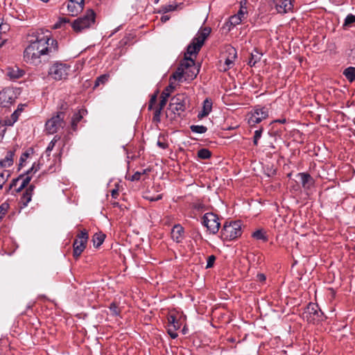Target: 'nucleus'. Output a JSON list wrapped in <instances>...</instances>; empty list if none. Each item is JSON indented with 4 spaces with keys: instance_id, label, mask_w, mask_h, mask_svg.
<instances>
[{
    "instance_id": "13",
    "label": "nucleus",
    "mask_w": 355,
    "mask_h": 355,
    "mask_svg": "<svg viewBox=\"0 0 355 355\" xmlns=\"http://www.w3.org/2000/svg\"><path fill=\"white\" fill-rule=\"evenodd\" d=\"M293 0H273L277 11L284 14L293 10Z\"/></svg>"
},
{
    "instance_id": "51",
    "label": "nucleus",
    "mask_w": 355,
    "mask_h": 355,
    "mask_svg": "<svg viewBox=\"0 0 355 355\" xmlns=\"http://www.w3.org/2000/svg\"><path fill=\"white\" fill-rule=\"evenodd\" d=\"M215 260L216 257L214 255H211L208 257L206 268H211L214 266Z\"/></svg>"
},
{
    "instance_id": "39",
    "label": "nucleus",
    "mask_w": 355,
    "mask_h": 355,
    "mask_svg": "<svg viewBox=\"0 0 355 355\" xmlns=\"http://www.w3.org/2000/svg\"><path fill=\"white\" fill-rule=\"evenodd\" d=\"M242 21L243 20L240 17L237 16V15H234L230 17L229 22L232 26H235L241 24Z\"/></svg>"
},
{
    "instance_id": "9",
    "label": "nucleus",
    "mask_w": 355,
    "mask_h": 355,
    "mask_svg": "<svg viewBox=\"0 0 355 355\" xmlns=\"http://www.w3.org/2000/svg\"><path fill=\"white\" fill-rule=\"evenodd\" d=\"M88 239V233L85 230H81L78 234L77 238L74 240L73 243V254L76 259H78L85 250Z\"/></svg>"
},
{
    "instance_id": "34",
    "label": "nucleus",
    "mask_w": 355,
    "mask_h": 355,
    "mask_svg": "<svg viewBox=\"0 0 355 355\" xmlns=\"http://www.w3.org/2000/svg\"><path fill=\"white\" fill-rule=\"evenodd\" d=\"M60 137L55 135L53 137V139H52V141L49 143L48 147L46 149V152H45L48 157L50 156V153H51V150L53 149L56 142L58 140H60Z\"/></svg>"
},
{
    "instance_id": "56",
    "label": "nucleus",
    "mask_w": 355,
    "mask_h": 355,
    "mask_svg": "<svg viewBox=\"0 0 355 355\" xmlns=\"http://www.w3.org/2000/svg\"><path fill=\"white\" fill-rule=\"evenodd\" d=\"M157 145L163 149H165L168 147V145L166 143L161 142L159 141H158Z\"/></svg>"
},
{
    "instance_id": "33",
    "label": "nucleus",
    "mask_w": 355,
    "mask_h": 355,
    "mask_svg": "<svg viewBox=\"0 0 355 355\" xmlns=\"http://www.w3.org/2000/svg\"><path fill=\"white\" fill-rule=\"evenodd\" d=\"M190 129L193 132L198 134H203L207 130V127L202 125H191Z\"/></svg>"
},
{
    "instance_id": "23",
    "label": "nucleus",
    "mask_w": 355,
    "mask_h": 355,
    "mask_svg": "<svg viewBox=\"0 0 355 355\" xmlns=\"http://www.w3.org/2000/svg\"><path fill=\"white\" fill-rule=\"evenodd\" d=\"M173 83L170 79V85L162 92L160 96V101L159 102L161 106H165L166 105L168 98L170 96V92L173 91L174 87L173 86Z\"/></svg>"
},
{
    "instance_id": "58",
    "label": "nucleus",
    "mask_w": 355,
    "mask_h": 355,
    "mask_svg": "<svg viewBox=\"0 0 355 355\" xmlns=\"http://www.w3.org/2000/svg\"><path fill=\"white\" fill-rule=\"evenodd\" d=\"M174 9H175L174 6L169 5L168 6V8H166V11H171V10H173Z\"/></svg>"
},
{
    "instance_id": "11",
    "label": "nucleus",
    "mask_w": 355,
    "mask_h": 355,
    "mask_svg": "<svg viewBox=\"0 0 355 355\" xmlns=\"http://www.w3.org/2000/svg\"><path fill=\"white\" fill-rule=\"evenodd\" d=\"M268 116V110L264 107L257 106L254 108V112L248 119L250 125H254L261 122Z\"/></svg>"
},
{
    "instance_id": "42",
    "label": "nucleus",
    "mask_w": 355,
    "mask_h": 355,
    "mask_svg": "<svg viewBox=\"0 0 355 355\" xmlns=\"http://www.w3.org/2000/svg\"><path fill=\"white\" fill-rule=\"evenodd\" d=\"M9 25L6 23L0 22V35L5 37L6 33L9 31Z\"/></svg>"
},
{
    "instance_id": "62",
    "label": "nucleus",
    "mask_w": 355,
    "mask_h": 355,
    "mask_svg": "<svg viewBox=\"0 0 355 355\" xmlns=\"http://www.w3.org/2000/svg\"><path fill=\"white\" fill-rule=\"evenodd\" d=\"M159 1V0H155V3H158V1Z\"/></svg>"
},
{
    "instance_id": "6",
    "label": "nucleus",
    "mask_w": 355,
    "mask_h": 355,
    "mask_svg": "<svg viewBox=\"0 0 355 355\" xmlns=\"http://www.w3.org/2000/svg\"><path fill=\"white\" fill-rule=\"evenodd\" d=\"M64 117V112H58L49 119L45 123L46 132L52 135L58 132L60 129H62L65 126Z\"/></svg>"
},
{
    "instance_id": "32",
    "label": "nucleus",
    "mask_w": 355,
    "mask_h": 355,
    "mask_svg": "<svg viewBox=\"0 0 355 355\" xmlns=\"http://www.w3.org/2000/svg\"><path fill=\"white\" fill-rule=\"evenodd\" d=\"M252 237H254V239H256L257 240H262L263 241H268V238L266 235V233L262 230H258L255 231L252 234Z\"/></svg>"
},
{
    "instance_id": "57",
    "label": "nucleus",
    "mask_w": 355,
    "mask_h": 355,
    "mask_svg": "<svg viewBox=\"0 0 355 355\" xmlns=\"http://www.w3.org/2000/svg\"><path fill=\"white\" fill-rule=\"evenodd\" d=\"M111 195L113 198H116L119 195L118 190L116 189H113L111 192Z\"/></svg>"
},
{
    "instance_id": "47",
    "label": "nucleus",
    "mask_w": 355,
    "mask_h": 355,
    "mask_svg": "<svg viewBox=\"0 0 355 355\" xmlns=\"http://www.w3.org/2000/svg\"><path fill=\"white\" fill-rule=\"evenodd\" d=\"M145 199L149 200V201H157L162 198V194H158L155 197H153L149 195V193H146L145 196H144Z\"/></svg>"
},
{
    "instance_id": "35",
    "label": "nucleus",
    "mask_w": 355,
    "mask_h": 355,
    "mask_svg": "<svg viewBox=\"0 0 355 355\" xmlns=\"http://www.w3.org/2000/svg\"><path fill=\"white\" fill-rule=\"evenodd\" d=\"M168 327H176V328L180 327V324L179 321L176 319V317L175 315H170L168 317Z\"/></svg>"
},
{
    "instance_id": "52",
    "label": "nucleus",
    "mask_w": 355,
    "mask_h": 355,
    "mask_svg": "<svg viewBox=\"0 0 355 355\" xmlns=\"http://www.w3.org/2000/svg\"><path fill=\"white\" fill-rule=\"evenodd\" d=\"M145 173V171H144L143 173H140V172H136L135 174H133L131 178H130V180L131 181H137V180H139L141 178V175L142 174H144Z\"/></svg>"
},
{
    "instance_id": "48",
    "label": "nucleus",
    "mask_w": 355,
    "mask_h": 355,
    "mask_svg": "<svg viewBox=\"0 0 355 355\" xmlns=\"http://www.w3.org/2000/svg\"><path fill=\"white\" fill-rule=\"evenodd\" d=\"M69 22V19H67L66 18H60L58 22H56L53 28L54 29H58L62 27V25L66 23Z\"/></svg>"
},
{
    "instance_id": "4",
    "label": "nucleus",
    "mask_w": 355,
    "mask_h": 355,
    "mask_svg": "<svg viewBox=\"0 0 355 355\" xmlns=\"http://www.w3.org/2000/svg\"><path fill=\"white\" fill-rule=\"evenodd\" d=\"M95 17L96 14L93 10H87L83 17L76 19L72 23L71 26L73 31L80 33L84 29L89 28L95 23Z\"/></svg>"
},
{
    "instance_id": "2",
    "label": "nucleus",
    "mask_w": 355,
    "mask_h": 355,
    "mask_svg": "<svg viewBox=\"0 0 355 355\" xmlns=\"http://www.w3.org/2000/svg\"><path fill=\"white\" fill-rule=\"evenodd\" d=\"M199 71L200 69L196 66L195 61L185 55L180 66L171 76V80L173 79L178 82L192 80L196 78Z\"/></svg>"
},
{
    "instance_id": "8",
    "label": "nucleus",
    "mask_w": 355,
    "mask_h": 355,
    "mask_svg": "<svg viewBox=\"0 0 355 355\" xmlns=\"http://www.w3.org/2000/svg\"><path fill=\"white\" fill-rule=\"evenodd\" d=\"M302 318L310 323H315L323 320V313L315 303H309L302 313Z\"/></svg>"
},
{
    "instance_id": "30",
    "label": "nucleus",
    "mask_w": 355,
    "mask_h": 355,
    "mask_svg": "<svg viewBox=\"0 0 355 355\" xmlns=\"http://www.w3.org/2000/svg\"><path fill=\"white\" fill-rule=\"evenodd\" d=\"M343 75L349 81L355 80V67H349L346 68L343 71Z\"/></svg>"
},
{
    "instance_id": "19",
    "label": "nucleus",
    "mask_w": 355,
    "mask_h": 355,
    "mask_svg": "<svg viewBox=\"0 0 355 355\" xmlns=\"http://www.w3.org/2000/svg\"><path fill=\"white\" fill-rule=\"evenodd\" d=\"M297 176L300 178L302 185L305 189H309L314 183L313 179L309 173H300Z\"/></svg>"
},
{
    "instance_id": "16",
    "label": "nucleus",
    "mask_w": 355,
    "mask_h": 355,
    "mask_svg": "<svg viewBox=\"0 0 355 355\" xmlns=\"http://www.w3.org/2000/svg\"><path fill=\"white\" fill-rule=\"evenodd\" d=\"M34 189L35 186L31 184L24 191L19 202L20 209L26 207L28 202H31Z\"/></svg>"
},
{
    "instance_id": "59",
    "label": "nucleus",
    "mask_w": 355,
    "mask_h": 355,
    "mask_svg": "<svg viewBox=\"0 0 355 355\" xmlns=\"http://www.w3.org/2000/svg\"><path fill=\"white\" fill-rule=\"evenodd\" d=\"M168 17L167 16H163L162 17V21H166V20H168Z\"/></svg>"
},
{
    "instance_id": "41",
    "label": "nucleus",
    "mask_w": 355,
    "mask_h": 355,
    "mask_svg": "<svg viewBox=\"0 0 355 355\" xmlns=\"http://www.w3.org/2000/svg\"><path fill=\"white\" fill-rule=\"evenodd\" d=\"M354 22H355V15L349 14L346 17V18L345 19L344 26H351L352 24H353Z\"/></svg>"
},
{
    "instance_id": "49",
    "label": "nucleus",
    "mask_w": 355,
    "mask_h": 355,
    "mask_svg": "<svg viewBox=\"0 0 355 355\" xmlns=\"http://www.w3.org/2000/svg\"><path fill=\"white\" fill-rule=\"evenodd\" d=\"M262 134V128L257 130L254 132L253 143L255 146L258 144V140L261 138Z\"/></svg>"
},
{
    "instance_id": "21",
    "label": "nucleus",
    "mask_w": 355,
    "mask_h": 355,
    "mask_svg": "<svg viewBox=\"0 0 355 355\" xmlns=\"http://www.w3.org/2000/svg\"><path fill=\"white\" fill-rule=\"evenodd\" d=\"M202 45L203 44H201L200 42L193 38L191 43L188 46L187 53H185L184 56H187V55H196L200 51Z\"/></svg>"
},
{
    "instance_id": "50",
    "label": "nucleus",
    "mask_w": 355,
    "mask_h": 355,
    "mask_svg": "<svg viewBox=\"0 0 355 355\" xmlns=\"http://www.w3.org/2000/svg\"><path fill=\"white\" fill-rule=\"evenodd\" d=\"M179 328L168 327V334L172 338L175 339L178 337V334L176 333V331Z\"/></svg>"
},
{
    "instance_id": "63",
    "label": "nucleus",
    "mask_w": 355,
    "mask_h": 355,
    "mask_svg": "<svg viewBox=\"0 0 355 355\" xmlns=\"http://www.w3.org/2000/svg\"><path fill=\"white\" fill-rule=\"evenodd\" d=\"M275 171L274 170L272 173V174H275Z\"/></svg>"
},
{
    "instance_id": "27",
    "label": "nucleus",
    "mask_w": 355,
    "mask_h": 355,
    "mask_svg": "<svg viewBox=\"0 0 355 355\" xmlns=\"http://www.w3.org/2000/svg\"><path fill=\"white\" fill-rule=\"evenodd\" d=\"M33 149L32 148H29L26 151H25L24 153L21 154L20 158H19V165H18V170H21V168L24 166V163L26 162V159L30 157V155L31 154H33Z\"/></svg>"
},
{
    "instance_id": "55",
    "label": "nucleus",
    "mask_w": 355,
    "mask_h": 355,
    "mask_svg": "<svg viewBox=\"0 0 355 355\" xmlns=\"http://www.w3.org/2000/svg\"><path fill=\"white\" fill-rule=\"evenodd\" d=\"M18 112H19V108H17V110L11 116L12 119L14 120V121H17V119L18 118Z\"/></svg>"
},
{
    "instance_id": "3",
    "label": "nucleus",
    "mask_w": 355,
    "mask_h": 355,
    "mask_svg": "<svg viewBox=\"0 0 355 355\" xmlns=\"http://www.w3.org/2000/svg\"><path fill=\"white\" fill-rule=\"evenodd\" d=\"M241 234V223L239 220L225 223L221 230L222 238L227 241L235 239Z\"/></svg>"
},
{
    "instance_id": "7",
    "label": "nucleus",
    "mask_w": 355,
    "mask_h": 355,
    "mask_svg": "<svg viewBox=\"0 0 355 355\" xmlns=\"http://www.w3.org/2000/svg\"><path fill=\"white\" fill-rule=\"evenodd\" d=\"M71 67L60 62L53 63L49 70V75L55 80H65L67 78Z\"/></svg>"
},
{
    "instance_id": "43",
    "label": "nucleus",
    "mask_w": 355,
    "mask_h": 355,
    "mask_svg": "<svg viewBox=\"0 0 355 355\" xmlns=\"http://www.w3.org/2000/svg\"><path fill=\"white\" fill-rule=\"evenodd\" d=\"M157 93H158V92H156L150 97V99L149 103H148V107L149 110H153L154 105L156 103Z\"/></svg>"
},
{
    "instance_id": "10",
    "label": "nucleus",
    "mask_w": 355,
    "mask_h": 355,
    "mask_svg": "<svg viewBox=\"0 0 355 355\" xmlns=\"http://www.w3.org/2000/svg\"><path fill=\"white\" fill-rule=\"evenodd\" d=\"M202 223L207 228L210 233L214 234L218 232L220 226L219 218L217 215L211 212L206 213L203 216Z\"/></svg>"
},
{
    "instance_id": "15",
    "label": "nucleus",
    "mask_w": 355,
    "mask_h": 355,
    "mask_svg": "<svg viewBox=\"0 0 355 355\" xmlns=\"http://www.w3.org/2000/svg\"><path fill=\"white\" fill-rule=\"evenodd\" d=\"M17 149V147H15L12 149H10L6 152L5 157L3 159H0V167L8 168L13 164L15 152Z\"/></svg>"
},
{
    "instance_id": "22",
    "label": "nucleus",
    "mask_w": 355,
    "mask_h": 355,
    "mask_svg": "<svg viewBox=\"0 0 355 355\" xmlns=\"http://www.w3.org/2000/svg\"><path fill=\"white\" fill-rule=\"evenodd\" d=\"M212 101L209 98H206L203 102L202 110L198 114V118L201 119L207 116L211 111Z\"/></svg>"
},
{
    "instance_id": "60",
    "label": "nucleus",
    "mask_w": 355,
    "mask_h": 355,
    "mask_svg": "<svg viewBox=\"0 0 355 355\" xmlns=\"http://www.w3.org/2000/svg\"><path fill=\"white\" fill-rule=\"evenodd\" d=\"M41 1H43V2H47V1H49V0H41Z\"/></svg>"
},
{
    "instance_id": "25",
    "label": "nucleus",
    "mask_w": 355,
    "mask_h": 355,
    "mask_svg": "<svg viewBox=\"0 0 355 355\" xmlns=\"http://www.w3.org/2000/svg\"><path fill=\"white\" fill-rule=\"evenodd\" d=\"M211 33V28L209 27H205L200 29V31L198 33L197 37H194L196 40L200 42L201 44H203L207 37Z\"/></svg>"
},
{
    "instance_id": "37",
    "label": "nucleus",
    "mask_w": 355,
    "mask_h": 355,
    "mask_svg": "<svg viewBox=\"0 0 355 355\" xmlns=\"http://www.w3.org/2000/svg\"><path fill=\"white\" fill-rule=\"evenodd\" d=\"M211 155V152L207 148H202L198 152V156L200 159H206L209 158Z\"/></svg>"
},
{
    "instance_id": "20",
    "label": "nucleus",
    "mask_w": 355,
    "mask_h": 355,
    "mask_svg": "<svg viewBox=\"0 0 355 355\" xmlns=\"http://www.w3.org/2000/svg\"><path fill=\"white\" fill-rule=\"evenodd\" d=\"M6 75L12 80H16L21 78L24 75V71L21 70L18 67L15 66L8 67Z\"/></svg>"
},
{
    "instance_id": "61",
    "label": "nucleus",
    "mask_w": 355,
    "mask_h": 355,
    "mask_svg": "<svg viewBox=\"0 0 355 355\" xmlns=\"http://www.w3.org/2000/svg\"><path fill=\"white\" fill-rule=\"evenodd\" d=\"M19 108V111H21L22 110V108L21 107H18Z\"/></svg>"
},
{
    "instance_id": "5",
    "label": "nucleus",
    "mask_w": 355,
    "mask_h": 355,
    "mask_svg": "<svg viewBox=\"0 0 355 355\" xmlns=\"http://www.w3.org/2000/svg\"><path fill=\"white\" fill-rule=\"evenodd\" d=\"M187 96L184 94H178L171 98L168 110L175 115L180 116L187 108Z\"/></svg>"
},
{
    "instance_id": "40",
    "label": "nucleus",
    "mask_w": 355,
    "mask_h": 355,
    "mask_svg": "<svg viewBox=\"0 0 355 355\" xmlns=\"http://www.w3.org/2000/svg\"><path fill=\"white\" fill-rule=\"evenodd\" d=\"M110 310L112 312V314L114 315H118L121 312L119 307L115 302H112L110 305Z\"/></svg>"
},
{
    "instance_id": "44",
    "label": "nucleus",
    "mask_w": 355,
    "mask_h": 355,
    "mask_svg": "<svg viewBox=\"0 0 355 355\" xmlns=\"http://www.w3.org/2000/svg\"><path fill=\"white\" fill-rule=\"evenodd\" d=\"M247 13H248L247 8L243 7L241 5L240 10H239V12L236 15H237V16L240 17V18H241L242 20H243L246 18Z\"/></svg>"
},
{
    "instance_id": "26",
    "label": "nucleus",
    "mask_w": 355,
    "mask_h": 355,
    "mask_svg": "<svg viewBox=\"0 0 355 355\" xmlns=\"http://www.w3.org/2000/svg\"><path fill=\"white\" fill-rule=\"evenodd\" d=\"M87 111L82 110L79 111L77 113H75L72 117L71 120V128L75 131L77 129V124L81 121L83 119V114L86 112Z\"/></svg>"
},
{
    "instance_id": "38",
    "label": "nucleus",
    "mask_w": 355,
    "mask_h": 355,
    "mask_svg": "<svg viewBox=\"0 0 355 355\" xmlns=\"http://www.w3.org/2000/svg\"><path fill=\"white\" fill-rule=\"evenodd\" d=\"M10 205L8 202H5L0 205V220H1L7 213Z\"/></svg>"
},
{
    "instance_id": "14",
    "label": "nucleus",
    "mask_w": 355,
    "mask_h": 355,
    "mask_svg": "<svg viewBox=\"0 0 355 355\" xmlns=\"http://www.w3.org/2000/svg\"><path fill=\"white\" fill-rule=\"evenodd\" d=\"M84 0H70L67 5V10L71 16L77 15L83 10Z\"/></svg>"
},
{
    "instance_id": "53",
    "label": "nucleus",
    "mask_w": 355,
    "mask_h": 355,
    "mask_svg": "<svg viewBox=\"0 0 355 355\" xmlns=\"http://www.w3.org/2000/svg\"><path fill=\"white\" fill-rule=\"evenodd\" d=\"M257 277V279L260 282H264L266 280V276L263 273L258 274Z\"/></svg>"
},
{
    "instance_id": "45",
    "label": "nucleus",
    "mask_w": 355,
    "mask_h": 355,
    "mask_svg": "<svg viewBox=\"0 0 355 355\" xmlns=\"http://www.w3.org/2000/svg\"><path fill=\"white\" fill-rule=\"evenodd\" d=\"M40 169V164L39 163L37 164L35 162L32 165L31 168L26 172V175H29L31 173H35Z\"/></svg>"
},
{
    "instance_id": "31",
    "label": "nucleus",
    "mask_w": 355,
    "mask_h": 355,
    "mask_svg": "<svg viewBox=\"0 0 355 355\" xmlns=\"http://www.w3.org/2000/svg\"><path fill=\"white\" fill-rule=\"evenodd\" d=\"M165 106H161V104L159 103L154 108L155 111H154V114H153V122H155V123H159L160 122V121H161L160 116H161L162 110H163V108Z\"/></svg>"
},
{
    "instance_id": "18",
    "label": "nucleus",
    "mask_w": 355,
    "mask_h": 355,
    "mask_svg": "<svg viewBox=\"0 0 355 355\" xmlns=\"http://www.w3.org/2000/svg\"><path fill=\"white\" fill-rule=\"evenodd\" d=\"M184 228L180 225H175L171 230V237L173 241L180 243L184 238Z\"/></svg>"
},
{
    "instance_id": "46",
    "label": "nucleus",
    "mask_w": 355,
    "mask_h": 355,
    "mask_svg": "<svg viewBox=\"0 0 355 355\" xmlns=\"http://www.w3.org/2000/svg\"><path fill=\"white\" fill-rule=\"evenodd\" d=\"M8 176H9V174L8 173V172H6V173L3 172V173H0V189H1L3 188V186L7 181Z\"/></svg>"
},
{
    "instance_id": "17",
    "label": "nucleus",
    "mask_w": 355,
    "mask_h": 355,
    "mask_svg": "<svg viewBox=\"0 0 355 355\" xmlns=\"http://www.w3.org/2000/svg\"><path fill=\"white\" fill-rule=\"evenodd\" d=\"M227 51L229 55L225 58L223 68V71H227L231 69L234 66V60L236 58V51L234 48L230 46L227 49Z\"/></svg>"
},
{
    "instance_id": "29",
    "label": "nucleus",
    "mask_w": 355,
    "mask_h": 355,
    "mask_svg": "<svg viewBox=\"0 0 355 355\" xmlns=\"http://www.w3.org/2000/svg\"><path fill=\"white\" fill-rule=\"evenodd\" d=\"M261 53L258 51L254 50L250 54V58L248 61V64L250 66H254L257 62L261 60Z\"/></svg>"
},
{
    "instance_id": "36",
    "label": "nucleus",
    "mask_w": 355,
    "mask_h": 355,
    "mask_svg": "<svg viewBox=\"0 0 355 355\" xmlns=\"http://www.w3.org/2000/svg\"><path fill=\"white\" fill-rule=\"evenodd\" d=\"M109 77L108 74H103L98 77L95 81L94 87L105 84L108 80Z\"/></svg>"
},
{
    "instance_id": "24",
    "label": "nucleus",
    "mask_w": 355,
    "mask_h": 355,
    "mask_svg": "<svg viewBox=\"0 0 355 355\" xmlns=\"http://www.w3.org/2000/svg\"><path fill=\"white\" fill-rule=\"evenodd\" d=\"M21 178H23V181L21 186L17 189V192L22 191L25 187H26L31 180V177L29 175H26V173L21 174L17 179L12 180V183L10 185L9 189L15 184V182L18 181Z\"/></svg>"
},
{
    "instance_id": "28",
    "label": "nucleus",
    "mask_w": 355,
    "mask_h": 355,
    "mask_svg": "<svg viewBox=\"0 0 355 355\" xmlns=\"http://www.w3.org/2000/svg\"><path fill=\"white\" fill-rule=\"evenodd\" d=\"M105 235L101 232L96 233L92 238L94 246L98 248L104 241Z\"/></svg>"
},
{
    "instance_id": "1",
    "label": "nucleus",
    "mask_w": 355,
    "mask_h": 355,
    "mask_svg": "<svg viewBox=\"0 0 355 355\" xmlns=\"http://www.w3.org/2000/svg\"><path fill=\"white\" fill-rule=\"evenodd\" d=\"M59 51L58 42L50 35L37 38L31 42L24 50V59L27 63L38 65L42 62L41 57L47 55L54 58Z\"/></svg>"
},
{
    "instance_id": "54",
    "label": "nucleus",
    "mask_w": 355,
    "mask_h": 355,
    "mask_svg": "<svg viewBox=\"0 0 355 355\" xmlns=\"http://www.w3.org/2000/svg\"><path fill=\"white\" fill-rule=\"evenodd\" d=\"M7 38L0 35V48L6 43Z\"/></svg>"
},
{
    "instance_id": "12",
    "label": "nucleus",
    "mask_w": 355,
    "mask_h": 355,
    "mask_svg": "<svg viewBox=\"0 0 355 355\" xmlns=\"http://www.w3.org/2000/svg\"><path fill=\"white\" fill-rule=\"evenodd\" d=\"M15 101L14 92L10 89H5L0 92V106L8 107Z\"/></svg>"
}]
</instances>
